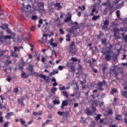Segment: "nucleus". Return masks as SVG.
I'll list each match as a JSON object with an SVG mask.
<instances>
[{"mask_svg":"<svg viewBox=\"0 0 127 127\" xmlns=\"http://www.w3.org/2000/svg\"><path fill=\"white\" fill-rule=\"evenodd\" d=\"M101 53L103 55H105V59L106 61H110V60H111V58H112V57H114V56L115 55V53H114L113 51L109 50H107L105 48L101 49Z\"/></svg>","mask_w":127,"mask_h":127,"instance_id":"nucleus-1","label":"nucleus"},{"mask_svg":"<svg viewBox=\"0 0 127 127\" xmlns=\"http://www.w3.org/2000/svg\"><path fill=\"white\" fill-rule=\"evenodd\" d=\"M75 42H72L70 43L69 47L68 48L67 46H65V48L68 51V53H71V54H75Z\"/></svg>","mask_w":127,"mask_h":127,"instance_id":"nucleus-2","label":"nucleus"},{"mask_svg":"<svg viewBox=\"0 0 127 127\" xmlns=\"http://www.w3.org/2000/svg\"><path fill=\"white\" fill-rule=\"evenodd\" d=\"M30 9H31V6L30 5H28L26 7H22L21 9V12H24L26 15H27V13L31 12Z\"/></svg>","mask_w":127,"mask_h":127,"instance_id":"nucleus-3","label":"nucleus"},{"mask_svg":"<svg viewBox=\"0 0 127 127\" xmlns=\"http://www.w3.org/2000/svg\"><path fill=\"white\" fill-rule=\"evenodd\" d=\"M117 67V66L114 65L113 66V69H111V71H113V73H114L115 76L116 77H117V76L118 75L119 73H120V70L121 69V67Z\"/></svg>","mask_w":127,"mask_h":127,"instance_id":"nucleus-4","label":"nucleus"},{"mask_svg":"<svg viewBox=\"0 0 127 127\" xmlns=\"http://www.w3.org/2000/svg\"><path fill=\"white\" fill-rule=\"evenodd\" d=\"M5 40H7V39H11V35H6V36H0V43H3Z\"/></svg>","mask_w":127,"mask_h":127,"instance_id":"nucleus-5","label":"nucleus"},{"mask_svg":"<svg viewBox=\"0 0 127 127\" xmlns=\"http://www.w3.org/2000/svg\"><path fill=\"white\" fill-rule=\"evenodd\" d=\"M38 9L37 10H39V11H45V8H44V3L43 2H39Z\"/></svg>","mask_w":127,"mask_h":127,"instance_id":"nucleus-6","label":"nucleus"},{"mask_svg":"<svg viewBox=\"0 0 127 127\" xmlns=\"http://www.w3.org/2000/svg\"><path fill=\"white\" fill-rule=\"evenodd\" d=\"M110 23V22L108 19H106L104 21V25L102 26V29L104 30H107L108 29V25Z\"/></svg>","mask_w":127,"mask_h":127,"instance_id":"nucleus-7","label":"nucleus"},{"mask_svg":"<svg viewBox=\"0 0 127 127\" xmlns=\"http://www.w3.org/2000/svg\"><path fill=\"white\" fill-rule=\"evenodd\" d=\"M78 28H79V27L77 26H74L68 30V33H73V34H74L75 33L74 30H77V29H78Z\"/></svg>","mask_w":127,"mask_h":127,"instance_id":"nucleus-8","label":"nucleus"},{"mask_svg":"<svg viewBox=\"0 0 127 127\" xmlns=\"http://www.w3.org/2000/svg\"><path fill=\"white\" fill-rule=\"evenodd\" d=\"M102 5H107V6H109L110 10H112L113 6H111V2H110L109 0H107L106 2L102 3Z\"/></svg>","mask_w":127,"mask_h":127,"instance_id":"nucleus-9","label":"nucleus"},{"mask_svg":"<svg viewBox=\"0 0 127 127\" xmlns=\"http://www.w3.org/2000/svg\"><path fill=\"white\" fill-rule=\"evenodd\" d=\"M68 16L64 20V22H69V21H72V15H71V13H68Z\"/></svg>","mask_w":127,"mask_h":127,"instance_id":"nucleus-10","label":"nucleus"},{"mask_svg":"<svg viewBox=\"0 0 127 127\" xmlns=\"http://www.w3.org/2000/svg\"><path fill=\"white\" fill-rule=\"evenodd\" d=\"M100 104V102L98 100H95L92 102V107H98Z\"/></svg>","mask_w":127,"mask_h":127,"instance_id":"nucleus-11","label":"nucleus"},{"mask_svg":"<svg viewBox=\"0 0 127 127\" xmlns=\"http://www.w3.org/2000/svg\"><path fill=\"white\" fill-rule=\"evenodd\" d=\"M66 106H68V100H64L63 101L61 106L62 110H63V109H64V107H66Z\"/></svg>","mask_w":127,"mask_h":127,"instance_id":"nucleus-12","label":"nucleus"},{"mask_svg":"<svg viewBox=\"0 0 127 127\" xmlns=\"http://www.w3.org/2000/svg\"><path fill=\"white\" fill-rule=\"evenodd\" d=\"M13 112L8 113L5 116V119L6 120H9V119H10V117L11 116H13Z\"/></svg>","mask_w":127,"mask_h":127,"instance_id":"nucleus-13","label":"nucleus"},{"mask_svg":"<svg viewBox=\"0 0 127 127\" xmlns=\"http://www.w3.org/2000/svg\"><path fill=\"white\" fill-rule=\"evenodd\" d=\"M15 52H14V51L13 52L12 51H11V53H10L11 56H12L13 57H15L17 58H19L18 55Z\"/></svg>","mask_w":127,"mask_h":127,"instance_id":"nucleus-14","label":"nucleus"},{"mask_svg":"<svg viewBox=\"0 0 127 127\" xmlns=\"http://www.w3.org/2000/svg\"><path fill=\"white\" fill-rule=\"evenodd\" d=\"M0 110H2V109L6 110V106H5V104L3 103V101H2L1 102H0Z\"/></svg>","mask_w":127,"mask_h":127,"instance_id":"nucleus-15","label":"nucleus"},{"mask_svg":"<svg viewBox=\"0 0 127 127\" xmlns=\"http://www.w3.org/2000/svg\"><path fill=\"white\" fill-rule=\"evenodd\" d=\"M55 6L57 7L58 10H61V9L62 8V6L61 4H60V3H57L55 4Z\"/></svg>","mask_w":127,"mask_h":127,"instance_id":"nucleus-16","label":"nucleus"},{"mask_svg":"<svg viewBox=\"0 0 127 127\" xmlns=\"http://www.w3.org/2000/svg\"><path fill=\"white\" fill-rule=\"evenodd\" d=\"M58 73H59L58 69H54L53 72L50 73L49 75L50 76H52V75H55V74H58Z\"/></svg>","mask_w":127,"mask_h":127,"instance_id":"nucleus-17","label":"nucleus"},{"mask_svg":"<svg viewBox=\"0 0 127 127\" xmlns=\"http://www.w3.org/2000/svg\"><path fill=\"white\" fill-rule=\"evenodd\" d=\"M29 76V75H28V74L25 72H22V73L21 74V77L23 79H26V78H28Z\"/></svg>","mask_w":127,"mask_h":127,"instance_id":"nucleus-18","label":"nucleus"},{"mask_svg":"<svg viewBox=\"0 0 127 127\" xmlns=\"http://www.w3.org/2000/svg\"><path fill=\"white\" fill-rule=\"evenodd\" d=\"M18 104L21 105V107H24V104H23V100H22V99H18Z\"/></svg>","mask_w":127,"mask_h":127,"instance_id":"nucleus-19","label":"nucleus"},{"mask_svg":"<svg viewBox=\"0 0 127 127\" xmlns=\"http://www.w3.org/2000/svg\"><path fill=\"white\" fill-rule=\"evenodd\" d=\"M86 115H88L89 116H93V111L87 109L86 110Z\"/></svg>","mask_w":127,"mask_h":127,"instance_id":"nucleus-20","label":"nucleus"},{"mask_svg":"<svg viewBox=\"0 0 127 127\" xmlns=\"http://www.w3.org/2000/svg\"><path fill=\"white\" fill-rule=\"evenodd\" d=\"M44 81H45L46 84H49L50 83V77L49 76H45V78H44Z\"/></svg>","mask_w":127,"mask_h":127,"instance_id":"nucleus-21","label":"nucleus"},{"mask_svg":"<svg viewBox=\"0 0 127 127\" xmlns=\"http://www.w3.org/2000/svg\"><path fill=\"white\" fill-rule=\"evenodd\" d=\"M0 27L2 29H7V28H8V25L6 24H2Z\"/></svg>","mask_w":127,"mask_h":127,"instance_id":"nucleus-22","label":"nucleus"},{"mask_svg":"<svg viewBox=\"0 0 127 127\" xmlns=\"http://www.w3.org/2000/svg\"><path fill=\"white\" fill-rule=\"evenodd\" d=\"M106 84V81L103 80L102 82H98V87H103L104 85Z\"/></svg>","mask_w":127,"mask_h":127,"instance_id":"nucleus-23","label":"nucleus"},{"mask_svg":"<svg viewBox=\"0 0 127 127\" xmlns=\"http://www.w3.org/2000/svg\"><path fill=\"white\" fill-rule=\"evenodd\" d=\"M99 18H100V15H98L93 16L92 19L93 21H95V20H97V19H99Z\"/></svg>","mask_w":127,"mask_h":127,"instance_id":"nucleus-24","label":"nucleus"},{"mask_svg":"<svg viewBox=\"0 0 127 127\" xmlns=\"http://www.w3.org/2000/svg\"><path fill=\"white\" fill-rule=\"evenodd\" d=\"M121 94L123 97H124V98H126V99H127V91H122Z\"/></svg>","mask_w":127,"mask_h":127,"instance_id":"nucleus-25","label":"nucleus"},{"mask_svg":"<svg viewBox=\"0 0 127 127\" xmlns=\"http://www.w3.org/2000/svg\"><path fill=\"white\" fill-rule=\"evenodd\" d=\"M101 42L103 45H105V46L107 45V39L106 38L102 39Z\"/></svg>","mask_w":127,"mask_h":127,"instance_id":"nucleus-26","label":"nucleus"},{"mask_svg":"<svg viewBox=\"0 0 127 127\" xmlns=\"http://www.w3.org/2000/svg\"><path fill=\"white\" fill-rule=\"evenodd\" d=\"M62 94L63 96H64V97H66V98H68L69 95L68 94V93L67 92V91H63L62 92Z\"/></svg>","mask_w":127,"mask_h":127,"instance_id":"nucleus-27","label":"nucleus"},{"mask_svg":"<svg viewBox=\"0 0 127 127\" xmlns=\"http://www.w3.org/2000/svg\"><path fill=\"white\" fill-rule=\"evenodd\" d=\"M34 67V66L32 65H29V67H28V70L30 71V72H32L33 71V68Z\"/></svg>","mask_w":127,"mask_h":127,"instance_id":"nucleus-28","label":"nucleus"},{"mask_svg":"<svg viewBox=\"0 0 127 127\" xmlns=\"http://www.w3.org/2000/svg\"><path fill=\"white\" fill-rule=\"evenodd\" d=\"M117 91L118 90L117 89L113 88V89H112V91H111L110 94H112V95H114V94H116Z\"/></svg>","mask_w":127,"mask_h":127,"instance_id":"nucleus-29","label":"nucleus"},{"mask_svg":"<svg viewBox=\"0 0 127 127\" xmlns=\"http://www.w3.org/2000/svg\"><path fill=\"white\" fill-rule=\"evenodd\" d=\"M66 38L65 39L66 41H71V37H70V35L69 34H67L66 36Z\"/></svg>","mask_w":127,"mask_h":127,"instance_id":"nucleus-30","label":"nucleus"},{"mask_svg":"<svg viewBox=\"0 0 127 127\" xmlns=\"http://www.w3.org/2000/svg\"><path fill=\"white\" fill-rule=\"evenodd\" d=\"M80 123L81 124H85V123H86V118L83 117H81Z\"/></svg>","mask_w":127,"mask_h":127,"instance_id":"nucleus-31","label":"nucleus"},{"mask_svg":"<svg viewBox=\"0 0 127 127\" xmlns=\"http://www.w3.org/2000/svg\"><path fill=\"white\" fill-rule=\"evenodd\" d=\"M122 117L120 115H117L116 116L115 119L116 121H121Z\"/></svg>","mask_w":127,"mask_h":127,"instance_id":"nucleus-32","label":"nucleus"},{"mask_svg":"<svg viewBox=\"0 0 127 127\" xmlns=\"http://www.w3.org/2000/svg\"><path fill=\"white\" fill-rule=\"evenodd\" d=\"M14 51V52H19L20 51V50H19V48L17 47H13Z\"/></svg>","mask_w":127,"mask_h":127,"instance_id":"nucleus-33","label":"nucleus"},{"mask_svg":"<svg viewBox=\"0 0 127 127\" xmlns=\"http://www.w3.org/2000/svg\"><path fill=\"white\" fill-rule=\"evenodd\" d=\"M52 57H57V55L56 54V53L55 52V50H52Z\"/></svg>","mask_w":127,"mask_h":127,"instance_id":"nucleus-34","label":"nucleus"},{"mask_svg":"<svg viewBox=\"0 0 127 127\" xmlns=\"http://www.w3.org/2000/svg\"><path fill=\"white\" fill-rule=\"evenodd\" d=\"M122 36L123 37V39L125 40V42H127V35H126L125 36V34H122Z\"/></svg>","mask_w":127,"mask_h":127,"instance_id":"nucleus-35","label":"nucleus"},{"mask_svg":"<svg viewBox=\"0 0 127 127\" xmlns=\"http://www.w3.org/2000/svg\"><path fill=\"white\" fill-rule=\"evenodd\" d=\"M120 10H117L116 12L118 18H120V16H121V14H120Z\"/></svg>","mask_w":127,"mask_h":127,"instance_id":"nucleus-36","label":"nucleus"},{"mask_svg":"<svg viewBox=\"0 0 127 127\" xmlns=\"http://www.w3.org/2000/svg\"><path fill=\"white\" fill-rule=\"evenodd\" d=\"M101 119V114H98L95 117L96 121H99V120Z\"/></svg>","mask_w":127,"mask_h":127,"instance_id":"nucleus-37","label":"nucleus"},{"mask_svg":"<svg viewBox=\"0 0 127 127\" xmlns=\"http://www.w3.org/2000/svg\"><path fill=\"white\" fill-rule=\"evenodd\" d=\"M53 103H54V105H59V104H60V101L57 100H55L53 101Z\"/></svg>","mask_w":127,"mask_h":127,"instance_id":"nucleus-38","label":"nucleus"},{"mask_svg":"<svg viewBox=\"0 0 127 127\" xmlns=\"http://www.w3.org/2000/svg\"><path fill=\"white\" fill-rule=\"evenodd\" d=\"M79 68H78V72H76V74L80 73V72H82V66L80 64H79Z\"/></svg>","mask_w":127,"mask_h":127,"instance_id":"nucleus-39","label":"nucleus"},{"mask_svg":"<svg viewBox=\"0 0 127 127\" xmlns=\"http://www.w3.org/2000/svg\"><path fill=\"white\" fill-rule=\"evenodd\" d=\"M19 121H20V122L21 123V125H25V121H24V120H23L22 118L20 119Z\"/></svg>","mask_w":127,"mask_h":127,"instance_id":"nucleus-40","label":"nucleus"},{"mask_svg":"<svg viewBox=\"0 0 127 127\" xmlns=\"http://www.w3.org/2000/svg\"><path fill=\"white\" fill-rule=\"evenodd\" d=\"M118 33H114V37H115V38H117V39H120V38H121L120 37V36H118V34H117Z\"/></svg>","mask_w":127,"mask_h":127,"instance_id":"nucleus-41","label":"nucleus"},{"mask_svg":"<svg viewBox=\"0 0 127 127\" xmlns=\"http://www.w3.org/2000/svg\"><path fill=\"white\" fill-rule=\"evenodd\" d=\"M102 69L103 73H106V70H107V67L105 65H104L103 66Z\"/></svg>","mask_w":127,"mask_h":127,"instance_id":"nucleus-42","label":"nucleus"},{"mask_svg":"<svg viewBox=\"0 0 127 127\" xmlns=\"http://www.w3.org/2000/svg\"><path fill=\"white\" fill-rule=\"evenodd\" d=\"M50 45H52L53 47H57L56 43L50 42Z\"/></svg>","mask_w":127,"mask_h":127,"instance_id":"nucleus-43","label":"nucleus"},{"mask_svg":"<svg viewBox=\"0 0 127 127\" xmlns=\"http://www.w3.org/2000/svg\"><path fill=\"white\" fill-rule=\"evenodd\" d=\"M51 91L53 94H54V93H55V92L57 91V88L56 87H53V88L51 89Z\"/></svg>","mask_w":127,"mask_h":127,"instance_id":"nucleus-44","label":"nucleus"},{"mask_svg":"<svg viewBox=\"0 0 127 127\" xmlns=\"http://www.w3.org/2000/svg\"><path fill=\"white\" fill-rule=\"evenodd\" d=\"M113 31L114 32V33H118L119 32V31H120V29H119V28H114L113 29Z\"/></svg>","mask_w":127,"mask_h":127,"instance_id":"nucleus-45","label":"nucleus"},{"mask_svg":"<svg viewBox=\"0 0 127 127\" xmlns=\"http://www.w3.org/2000/svg\"><path fill=\"white\" fill-rule=\"evenodd\" d=\"M69 115V113H68V112H64V114H63V116L64 117V118H67L68 117V115Z\"/></svg>","mask_w":127,"mask_h":127,"instance_id":"nucleus-46","label":"nucleus"},{"mask_svg":"<svg viewBox=\"0 0 127 127\" xmlns=\"http://www.w3.org/2000/svg\"><path fill=\"white\" fill-rule=\"evenodd\" d=\"M92 108L93 110L92 114H96V111H97V109L95 108V106H92Z\"/></svg>","mask_w":127,"mask_h":127,"instance_id":"nucleus-47","label":"nucleus"},{"mask_svg":"<svg viewBox=\"0 0 127 127\" xmlns=\"http://www.w3.org/2000/svg\"><path fill=\"white\" fill-rule=\"evenodd\" d=\"M32 19H33V20H37V16L36 15H32L31 17Z\"/></svg>","mask_w":127,"mask_h":127,"instance_id":"nucleus-48","label":"nucleus"},{"mask_svg":"<svg viewBox=\"0 0 127 127\" xmlns=\"http://www.w3.org/2000/svg\"><path fill=\"white\" fill-rule=\"evenodd\" d=\"M39 77L40 78H43V79H45V77H46V75H44L43 74H39Z\"/></svg>","mask_w":127,"mask_h":127,"instance_id":"nucleus-49","label":"nucleus"},{"mask_svg":"<svg viewBox=\"0 0 127 127\" xmlns=\"http://www.w3.org/2000/svg\"><path fill=\"white\" fill-rule=\"evenodd\" d=\"M108 115H112L113 114V110L111 109H109L107 111Z\"/></svg>","mask_w":127,"mask_h":127,"instance_id":"nucleus-50","label":"nucleus"},{"mask_svg":"<svg viewBox=\"0 0 127 127\" xmlns=\"http://www.w3.org/2000/svg\"><path fill=\"white\" fill-rule=\"evenodd\" d=\"M65 66H62V65H59L58 68H59V70H60V71H62V70H63V68H64Z\"/></svg>","mask_w":127,"mask_h":127,"instance_id":"nucleus-51","label":"nucleus"},{"mask_svg":"<svg viewBox=\"0 0 127 127\" xmlns=\"http://www.w3.org/2000/svg\"><path fill=\"white\" fill-rule=\"evenodd\" d=\"M113 104L114 105V106H116V105H117V98H115L114 99V101H113Z\"/></svg>","mask_w":127,"mask_h":127,"instance_id":"nucleus-52","label":"nucleus"},{"mask_svg":"<svg viewBox=\"0 0 127 127\" xmlns=\"http://www.w3.org/2000/svg\"><path fill=\"white\" fill-rule=\"evenodd\" d=\"M78 8L79 9H82V10H85V9H86L85 6H82V7L78 6Z\"/></svg>","mask_w":127,"mask_h":127,"instance_id":"nucleus-53","label":"nucleus"},{"mask_svg":"<svg viewBox=\"0 0 127 127\" xmlns=\"http://www.w3.org/2000/svg\"><path fill=\"white\" fill-rule=\"evenodd\" d=\"M70 24L71 25H74V24H75V25H77L78 24V22H73V21H71Z\"/></svg>","mask_w":127,"mask_h":127,"instance_id":"nucleus-54","label":"nucleus"},{"mask_svg":"<svg viewBox=\"0 0 127 127\" xmlns=\"http://www.w3.org/2000/svg\"><path fill=\"white\" fill-rule=\"evenodd\" d=\"M71 61H73V62H76V61H78V60L76 58H72L71 59Z\"/></svg>","mask_w":127,"mask_h":127,"instance_id":"nucleus-55","label":"nucleus"},{"mask_svg":"<svg viewBox=\"0 0 127 127\" xmlns=\"http://www.w3.org/2000/svg\"><path fill=\"white\" fill-rule=\"evenodd\" d=\"M59 31L61 33V34H64L65 33V32H64V31L63 30V29H62V28H60L59 29Z\"/></svg>","mask_w":127,"mask_h":127,"instance_id":"nucleus-56","label":"nucleus"},{"mask_svg":"<svg viewBox=\"0 0 127 127\" xmlns=\"http://www.w3.org/2000/svg\"><path fill=\"white\" fill-rule=\"evenodd\" d=\"M113 45L112 44H110L109 46L108 47V49H109L108 50H111L112 51V49L113 48Z\"/></svg>","mask_w":127,"mask_h":127,"instance_id":"nucleus-57","label":"nucleus"},{"mask_svg":"<svg viewBox=\"0 0 127 127\" xmlns=\"http://www.w3.org/2000/svg\"><path fill=\"white\" fill-rule=\"evenodd\" d=\"M60 91H63V90H66V87L65 86H63V87H59Z\"/></svg>","mask_w":127,"mask_h":127,"instance_id":"nucleus-58","label":"nucleus"},{"mask_svg":"<svg viewBox=\"0 0 127 127\" xmlns=\"http://www.w3.org/2000/svg\"><path fill=\"white\" fill-rule=\"evenodd\" d=\"M64 113V112H62L61 111H58V115H59L60 116H63Z\"/></svg>","mask_w":127,"mask_h":127,"instance_id":"nucleus-59","label":"nucleus"},{"mask_svg":"<svg viewBox=\"0 0 127 127\" xmlns=\"http://www.w3.org/2000/svg\"><path fill=\"white\" fill-rule=\"evenodd\" d=\"M98 90H99V91H104V88H103V86H98Z\"/></svg>","mask_w":127,"mask_h":127,"instance_id":"nucleus-60","label":"nucleus"},{"mask_svg":"<svg viewBox=\"0 0 127 127\" xmlns=\"http://www.w3.org/2000/svg\"><path fill=\"white\" fill-rule=\"evenodd\" d=\"M9 123L7 122H5V124L3 125V127H7V126H8V124Z\"/></svg>","mask_w":127,"mask_h":127,"instance_id":"nucleus-61","label":"nucleus"},{"mask_svg":"<svg viewBox=\"0 0 127 127\" xmlns=\"http://www.w3.org/2000/svg\"><path fill=\"white\" fill-rule=\"evenodd\" d=\"M13 93H18V88H14L13 90Z\"/></svg>","mask_w":127,"mask_h":127,"instance_id":"nucleus-62","label":"nucleus"},{"mask_svg":"<svg viewBox=\"0 0 127 127\" xmlns=\"http://www.w3.org/2000/svg\"><path fill=\"white\" fill-rule=\"evenodd\" d=\"M21 64L22 65V66H25V65H26V63L25 62H24V61L23 60H21Z\"/></svg>","mask_w":127,"mask_h":127,"instance_id":"nucleus-63","label":"nucleus"},{"mask_svg":"<svg viewBox=\"0 0 127 127\" xmlns=\"http://www.w3.org/2000/svg\"><path fill=\"white\" fill-rule=\"evenodd\" d=\"M112 57H113V61H117V56H115V55H114V56Z\"/></svg>","mask_w":127,"mask_h":127,"instance_id":"nucleus-64","label":"nucleus"}]
</instances>
